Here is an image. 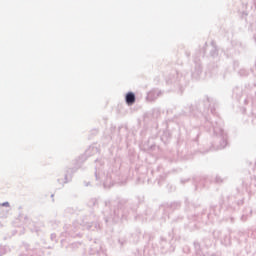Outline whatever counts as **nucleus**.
<instances>
[{
	"instance_id": "obj_1",
	"label": "nucleus",
	"mask_w": 256,
	"mask_h": 256,
	"mask_svg": "<svg viewBox=\"0 0 256 256\" xmlns=\"http://www.w3.org/2000/svg\"><path fill=\"white\" fill-rule=\"evenodd\" d=\"M126 103L127 105H133L135 103V94L133 92L126 94Z\"/></svg>"
},
{
	"instance_id": "obj_2",
	"label": "nucleus",
	"mask_w": 256,
	"mask_h": 256,
	"mask_svg": "<svg viewBox=\"0 0 256 256\" xmlns=\"http://www.w3.org/2000/svg\"><path fill=\"white\" fill-rule=\"evenodd\" d=\"M2 207H9V202H5L1 204Z\"/></svg>"
}]
</instances>
